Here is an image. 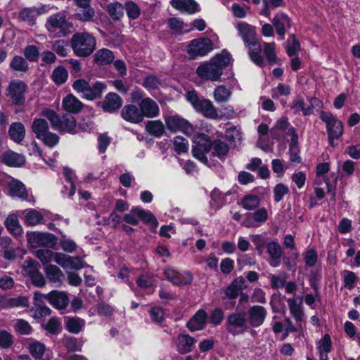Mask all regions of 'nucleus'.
Listing matches in <instances>:
<instances>
[{
    "label": "nucleus",
    "instance_id": "nucleus-48",
    "mask_svg": "<svg viewBox=\"0 0 360 360\" xmlns=\"http://www.w3.org/2000/svg\"><path fill=\"white\" fill-rule=\"evenodd\" d=\"M75 17L78 20L82 22L93 21L95 17V11L91 6L83 8L76 13Z\"/></svg>",
    "mask_w": 360,
    "mask_h": 360
},
{
    "label": "nucleus",
    "instance_id": "nucleus-14",
    "mask_svg": "<svg viewBox=\"0 0 360 360\" xmlns=\"http://www.w3.org/2000/svg\"><path fill=\"white\" fill-rule=\"evenodd\" d=\"M27 90V85L20 80H15L10 83L8 87V95L13 102L17 105H21L25 102V93Z\"/></svg>",
    "mask_w": 360,
    "mask_h": 360
},
{
    "label": "nucleus",
    "instance_id": "nucleus-29",
    "mask_svg": "<svg viewBox=\"0 0 360 360\" xmlns=\"http://www.w3.org/2000/svg\"><path fill=\"white\" fill-rule=\"evenodd\" d=\"M171 4L176 9L188 14L198 11V5L193 0H172Z\"/></svg>",
    "mask_w": 360,
    "mask_h": 360
},
{
    "label": "nucleus",
    "instance_id": "nucleus-5",
    "mask_svg": "<svg viewBox=\"0 0 360 360\" xmlns=\"http://www.w3.org/2000/svg\"><path fill=\"white\" fill-rule=\"evenodd\" d=\"M72 88L78 94H82L83 98L93 101L102 96L103 91L106 89V85L99 81L90 85L85 79H78L73 82Z\"/></svg>",
    "mask_w": 360,
    "mask_h": 360
},
{
    "label": "nucleus",
    "instance_id": "nucleus-9",
    "mask_svg": "<svg viewBox=\"0 0 360 360\" xmlns=\"http://www.w3.org/2000/svg\"><path fill=\"white\" fill-rule=\"evenodd\" d=\"M193 142V156L207 165L208 160L206 155L210 151L212 147L210 137L207 134L198 133L194 135Z\"/></svg>",
    "mask_w": 360,
    "mask_h": 360
},
{
    "label": "nucleus",
    "instance_id": "nucleus-30",
    "mask_svg": "<svg viewBox=\"0 0 360 360\" xmlns=\"http://www.w3.org/2000/svg\"><path fill=\"white\" fill-rule=\"evenodd\" d=\"M211 146L210 151L213 156L217 157L221 160L226 158L229 151V146L226 142L217 139L211 141Z\"/></svg>",
    "mask_w": 360,
    "mask_h": 360
},
{
    "label": "nucleus",
    "instance_id": "nucleus-63",
    "mask_svg": "<svg viewBox=\"0 0 360 360\" xmlns=\"http://www.w3.org/2000/svg\"><path fill=\"white\" fill-rule=\"evenodd\" d=\"M224 318V313L221 308L214 309L210 315V321L214 326L219 325Z\"/></svg>",
    "mask_w": 360,
    "mask_h": 360
},
{
    "label": "nucleus",
    "instance_id": "nucleus-36",
    "mask_svg": "<svg viewBox=\"0 0 360 360\" xmlns=\"http://www.w3.org/2000/svg\"><path fill=\"white\" fill-rule=\"evenodd\" d=\"M32 130L37 139L49 131L48 122L42 118H36L33 120Z\"/></svg>",
    "mask_w": 360,
    "mask_h": 360
},
{
    "label": "nucleus",
    "instance_id": "nucleus-20",
    "mask_svg": "<svg viewBox=\"0 0 360 360\" xmlns=\"http://www.w3.org/2000/svg\"><path fill=\"white\" fill-rule=\"evenodd\" d=\"M245 280L243 277L239 276L235 278L224 290V292L225 297H222L224 300L225 298L230 300H235L239 294L246 288L245 285Z\"/></svg>",
    "mask_w": 360,
    "mask_h": 360
},
{
    "label": "nucleus",
    "instance_id": "nucleus-28",
    "mask_svg": "<svg viewBox=\"0 0 360 360\" xmlns=\"http://www.w3.org/2000/svg\"><path fill=\"white\" fill-rule=\"evenodd\" d=\"M83 103L74 95L68 94L63 99L64 110L70 113H78L83 108Z\"/></svg>",
    "mask_w": 360,
    "mask_h": 360
},
{
    "label": "nucleus",
    "instance_id": "nucleus-32",
    "mask_svg": "<svg viewBox=\"0 0 360 360\" xmlns=\"http://www.w3.org/2000/svg\"><path fill=\"white\" fill-rule=\"evenodd\" d=\"M8 134L14 142L20 143L25 137V128L21 122H13L10 125Z\"/></svg>",
    "mask_w": 360,
    "mask_h": 360
},
{
    "label": "nucleus",
    "instance_id": "nucleus-41",
    "mask_svg": "<svg viewBox=\"0 0 360 360\" xmlns=\"http://www.w3.org/2000/svg\"><path fill=\"white\" fill-rule=\"evenodd\" d=\"M124 6L117 1L110 3L107 6V11L114 20H118L124 15Z\"/></svg>",
    "mask_w": 360,
    "mask_h": 360
},
{
    "label": "nucleus",
    "instance_id": "nucleus-53",
    "mask_svg": "<svg viewBox=\"0 0 360 360\" xmlns=\"http://www.w3.org/2000/svg\"><path fill=\"white\" fill-rule=\"evenodd\" d=\"M174 147L176 153H185L188 149V141L184 137L177 136L174 139Z\"/></svg>",
    "mask_w": 360,
    "mask_h": 360
},
{
    "label": "nucleus",
    "instance_id": "nucleus-47",
    "mask_svg": "<svg viewBox=\"0 0 360 360\" xmlns=\"http://www.w3.org/2000/svg\"><path fill=\"white\" fill-rule=\"evenodd\" d=\"M259 198L256 195L249 194L241 200L243 207L247 210H252L257 208L259 204Z\"/></svg>",
    "mask_w": 360,
    "mask_h": 360
},
{
    "label": "nucleus",
    "instance_id": "nucleus-17",
    "mask_svg": "<svg viewBox=\"0 0 360 360\" xmlns=\"http://www.w3.org/2000/svg\"><path fill=\"white\" fill-rule=\"evenodd\" d=\"M139 110V105L136 106L134 104L125 105L121 110V117L125 121L132 124L141 123L143 120Z\"/></svg>",
    "mask_w": 360,
    "mask_h": 360
},
{
    "label": "nucleus",
    "instance_id": "nucleus-3",
    "mask_svg": "<svg viewBox=\"0 0 360 360\" xmlns=\"http://www.w3.org/2000/svg\"><path fill=\"white\" fill-rule=\"evenodd\" d=\"M65 13L66 11H62L47 18L45 27L51 37H63L70 33L73 25L68 20Z\"/></svg>",
    "mask_w": 360,
    "mask_h": 360
},
{
    "label": "nucleus",
    "instance_id": "nucleus-40",
    "mask_svg": "<svg viewBox=\"0 0 360 360\" xmlns=\"http://www.w3.org/2000/svg\"><path fill=\"white\" fill-rule=\"evenodd\" d=\"M146 129L150 134L156 137H160L165 132L164 124L160 120L148 121Z\"/></svg>",
    "mask_w": 360,
    "mask_h": 360
},
{
    "label": "nucleus",
    "instance_id": "nucleus-43",
    "mask_svg": "<svg viewBox=\"0 0 360 360\" xmlns=\"http://www.w3.org/2000/svg\"><path fill=\"white\" fill-rule=\"evenodd\" d=\"M44 219L42 214L35 210L27 211L25 215V224L27 226H36Z\"/></svg>",
    "mask_w": 360,
    "mask_h": 360
},
{
    "label": "nucleus",
    "instance_id": "nucleus-37",
    "mask_svg": "<svg viewBox=\"0 0 360 360\" xmlns=\"http://www.w3.org/2000/svg\"><path fill=\"white\" fill-rule=\"evenodd\" d=\"M290 314L295 319L297 323L300 326L304 316V312L300 304L297 303L295 299L289 298L287 300Z\"/></svg>",
    "mask_w": 360,
    "mask_h": 360
},
{
    "label": "nucleus",
    "instance_id": "nucleus-31",
    "mask_svg": "<svg viewBox=\"0 0 360 360\" xmlns=\"http://www.w3.org/2000/svg\"><path fill=\"white\" fill-rule=\"evenodd\" d=\"M85 321L79 317L65 318V326L68 331L73 334H78L85 326Z\"/></svg>",
    "mask_w": 360,
    "mask_h": 360
},
{
    "label": "nucleus",
    "instance_id": "nucleus-6",
    "mask_svg": "<svg viewBox=\"0 0 360 360\" xmlns=\"http://www.w3.org/2000/svg\"><path fill=\"white\" fill-rule=\"evenodd\" d=\"M319 118L326 124L330 145L334 147L335 139H339L343 134V123L328 111H321Z\"/></svg>",
    "mask_w": 360,
    "mask_h": 360
},
{
    "label": "nucleus",
    "instance_id": "nucleus-61",
    "mask_svg": "<svg viewBox=\"0 0 360 360\" xmlns=\"http://www.w3.org/2000/svg\"><path fill=\"white\" fill-rule=\"evenodd\" d=\"M54 253L49 249L38 250L36 252L37 257L43 263L47 264L53 258Z\"/></svg>",
    "mask_w": 360,
    "mask_h": 360
},
{
    "label": "nucleus",
    "instance_id": "nucleus-34",
    "mask_svg": "<svg viewBox=\"0 0 360 360\" xmlns=\"http://www.w3.org/2000/svg\"><path fill=\"white\" fill-rule=\"evenodd\" d=\"M8 192L13 197H18L23 199L27 198V193L24 184L18 180H13L9 183Z\"/></svg>",
    "mask_w": 360,
    "mask_h": 360
},
{
    "label": "nucleus",
    "instance_id": "nucleus-56",
    "mask_svg": "<svg viewBox=\"0 0 360 360\" xmlns=\"http://www.w3.org/2000/svg\"><path fill=\"white\" fill-rule=\"evenodd\" d=\"M13 343V336L6 330H0V347L8 349Z\"/></svg>",
    "mask_w": 360,
    "mask_h": 360
},
{
    "label": "nucleus",
    "instance_id": "nucleus-24",
    "mask_svg": "<svg viewBox=\"0 0 360 360\" xmlns=\"http://www.w3.org/2000/svg\"><path fill=\"white\" fill-rule=\"evenodd\" d=\"M76 127V120L71 115H64L59 116L58 120L56 121V124H54L53 128L56 130H59L62 132L75 133Z\"/></svg>",
    "mask_w": 360,
    "mask_h": 360
},
{
    "label": "nucleus",
    "instance_id": "nucleus-50",
    "mask_svg": "<svg viewBox=\"0 0 360 360\" xmlns=\"http://www.w3.org/2000/svg\"><path fill=\"white\" fill-rule=\"evenodd\" d=\"M13 327L17 333L23 335H30L32 331L30 324L24 319H17Z\"/></svg>",
    "mask_w": 360,
    "mask_h": 360
},
{
    "label": "nucleus",
    "instance_id": "nucleus-42",
    "mask_svg": "<svg viewBox=\"0 0 360 360\" xmlns=\"http://www.w3.org/2000/svg\"><path fill=\"white\" fill-rule=\"evenodd\" d=\"M10 68L15 72H25L29 68V65L24 58L15 56L11 60Z\"/></svg>",
    "mask_w": 360,
    "mask_h": 360
},
{
    "label": "nucleus",
    "instance_id": "nucleus-39",
    "mask_svg": "<svg viewBox=\"0 0 360 360\" xmlns=\"http://www.w3.org/2000/svg\"><path fill=\"white\" fill-rule=\"evenodd\" d=\"M231 94V91L224 85L217 86L213 92L214 98L218 103L227 102Z\"/></svg>",
    "mask_w": 360,
    "mask_h": 360
},
{
    "label": "nucleus",
    "instance_id": "nucleus-62",
    "mask_svg": "<svg viewBox=\"0 0 360 360\" xmlns=\"http://www.w3.org/2000/svg\"><path fill=\"white\" fill-rule=\"evenodd\" d=\"M65 347L69 351H81L82 345L77 342V340L74 337H68L65 339L64 341Z\"/></svg>",
    "mask_w": 360,
    "mask_h": 360
},
{
    "label": "nucleus",
    "instance_id": "nucleus-64",
    "mask_svg": "<svg viewBox=\"0 0 360 360\" xmlns=\"http://www.w3.org/2000/svg\"><path fill=\"white\" fill-rule=\"evenodd\" d=\"M151 320L157 323H161L165 318V311L161 307H154L150 311Z\"/></svg>",
    "mask_w": 360,
    "mask_h": 360
},
{
    "label": "nucleus",
    "instance_id": "nucleus-44",
    "mask_svg": "<svg viewBox=\"0 0 360 360\" xmlns=\"http://www.w3.org/2000/svg\"><path fill=\"white\" fill-rule=\"evenodd\" d=\"M225 137L231 145L236 146L242 140L241 132L236 126L229 127L225 131Z\"/></svg>",
    "mask_w": 360,
    "mask_h": 360
},
{
    "label": "nucleus",
    "instance_id": "nucleus-59",
    "mask_svg": "<svg viewBox=\"0 0 360 360\" xmlns=\"http://www.w3.org/2000/svg\"><path fill=\"white\" fill-rule=\"evenodd\" d=\"M24 56L30 61H37L39 56V51L34 45H29L24 49Z\"/></svg>",
    "mask_w": 360,
    "mask_h": 360
},
{
    "label": "nucleus",
    "instance_id": "nucleus-54",
    "mask_svg": "<svg viewBox=\"0 0 360 360\" xmlns=\"http://www.w3.org/2000/svg\"><path fill=\"white\" fill-rule=\"evenodd\" d=\"M153 277L148 274H143L136 279V284L141 288H150L155 285Z\"/></svg>",
    "mask_w": 360,
    "mask_h": 360
},
{
    "label": "nucleus",
    "instance_id": "nucleus-18",
    "mask_svg": "<svg viewBox=\"0 0 360 360\" xmlns=\"http://www.w3.org/2000/svg\"><path fill=\"white\" fill-rule=\"evenodd\" d=\"M46 297L49 304L59 310L65 309L70 302L68 294L63 291L52 290Z\"/></svg>",
    "mask_w": 360,
    "mask_h": 360
},
{
    "label": "nucleus",
    "instance_id": "nucleus-52",
    "mask_svg": "<svg viewBox=\"0 0 360 360\" xmlns=\"http://www.w3.org/2000/svg\"><path fill=\"white\" fill-rule=\"evenodd\" d=\"M262 47L266 60L271 63H275L276 61V56L275 53V44L274 42H264Z\"/></svg>",
    "mask_w": 360,
    "mask_h": 360
},
{
    "label": "nucleus",
    "instance_id": "nucleus-49",
    "mask_svg": "<svg viewBox=\"0 0 360 360\" xmlns=\"http://www.w3.org/2000/svg\"><path fill=\"white\" fill-rule=\"evenodd\" d=\"M127 15L130 20H136L141 15V9L139 6L133 1H127L124 6Z\"/></svg>",
    "mask_w": 360,
    "mask_h": 360
},
{
    "label": "nucleus",
    "instance_id": "nucleus-11",
    "mask_svg": "<svg viewBox=\"0 0 360 360\" xmlns=\"http://www.w3.org/2000/svg\"><path fill=\"white\" fill-rule=\"evenodd\" d=\"M26 236L28 243L32 248H51L56 245V237L51 233L31 232L27 233Z\"/></svg>",
    "mask_w": 360,
    "mask_h": 360
},
{
    "label": "nucleus",
    "instance_id": "nucleus-13",
    "mask_svg": "<svg viewBox=\"0 0 360 360\" xmlns=\"http://www.w3.org/2000/svg\"><path fill=\"white\" fill-rule=\"evenodd\" d=\"M266 316L267 311L264 307L260 305H253L250 307L246 314L249 328H257L262 326Z\"/></svg>",
    "mask_w": 360,
    "mask_h": 360
},
{
    "label": "nucleus",
    "instance_id": "nucleus-25",
    "mask_svg": "<svg viewBox=\"0 0 360 360\" xmlns=\"http://www.w3.org/2000/svg\"><path fill=\"white\" fill-rule=\"evenodd\" d=\"M122 103L120 96L116 93L108 94L102 103V108L105 112H112L119 109Z\"/></svg>",
    "mask_w": 360,
    "mask_h": 360
},
{
    "label": "nucleus",
    "instance_id": "nucleus-2",
    "mask_svg": "<svg viewBox=\"0 0 360 360\" xmlns=\"http://www.w3.org/2000/svg\"><path fill=\"white\" fill-rule=\"evenodd\" d=\"M236 29L248 48L250 60L256 65L262 66L264 62L261 55L262 47L257 41L255 28L245 22H240L237 24Z\"/></svg>",
    "mask_w": 360,
    "mask_h": 360
},
{
    "label": "nucleus",
    "instance_id": "nucleus-38",
    "mask_svg": "<svg viewBox=\"0 0 360 360\" xmlns=\"http://www.w3.org/2000/svg\"><path fill=\"white\" fill-rule=\"evenodd\" d=\"M27 349L34 359L41 360L45 353L46 346L39 341H32L29 343Z\"/></svg>",
    "mask_w": 360,
    "mask_h": 360
},
{
    "label": "nucleus",
    "instance_id": "nucleus-19",
    "mask_svg": "<svg viewBox=\"0 0 360 360\" xmlns=\"http://www.w3.org/2000/svg\"><path fill=\"white\" fill-rule=\"evenodd\" d=\"M272 23L276 29V33L281 39L284 38L286 31L292 26V22L288 15L282 12H279L275 15L272 20Z\"/></svg>",
    "mask_w": 360,
    "mask_h": 360
},
{
    "label": "nucleus",
    "instance_id": "nucleus-21",
    "mask_svg": "<svg viewBox=\"0 0 360 360\" xmlns=\"http://www.w3.org/2000/svg\"><path fill=\"white\" fill-rule=\"evenodd\" d=\"M195 343L196 340L189 335L179 334L176 340V350L181 354H186L193 350Z\"/></svg>",
    "mask_w": 360,
    "mask_h": 360
},
{
    "label": "nucleus",
    "instance_id": "nucleus-55",
    "mask_svg": "<svg viewBox=\"0 0 360 360\" xmlns=\"http://www.w3.org/2000/svg\"><path fill=\"white\" fill-rule=\"evenodd\" d=\"M318 352H330L332 349V342L328 334L324 336L319 341L316 347Z\"/></svg>",
    "mask_w": 360,
    "mask_h": 360
},
{
    "label": "nucleus",
    "instance_id": "nucleus-45",
    "mask_svg": "<svg viewBox=\"0 0 360 360\" xmlns=\"http://www.w3.org/2000/svg\"><path fill=\"white\" fill-rule=\"evenodd\" d=\"M290 126V124L288 122L287 117H283L280 118L276 122L274 127L270 129L271 137L274 139H278L280 136L277 133V130L283 131L286 130Z\"/></svg>",
    "mask_w": 360,
    "mask_h": 360
},
{
    "label": "nucleus",
    "instance_id": "nucleus-57",
    "mask_svg": "<svg viewBox=\"0 0 360 360\" xmlns=\"http://www.w3.org/2000/svg\"><path fill=\"white\" fill-rule=\"evenodd\" d=\"M291 109H295L297 112L302 111L304 115H311V108H307L304 100L302 98H297L290 104Z\"/></svg>",
    "mask_w": 360,
    "mask_h": 360
},
{
    "label": "nucleus",
    "instance_id": "nucleus-16",
    "mask_svg": "<svg viewBox=\"0 0 360 360\" xmlns=\"http://www.w3.org/2000/svg\"><path fill=\"white\" fill-rule=\"evenodd\" d=\"M164 274L167 280L177 285H187L193 281V276L190 272L179 273L171 267L167 268Z\"/></svg>",
    "mask_w": 360,
    "mask_h": 360
},
{
    "label": "nucleus",
    "instance_id": "nucleus-15",
    "mask_svg": "<svg viewBox=\"0 0 360 360\" xmlns=\"http://www.w3.org/2000/svg\"><path fill=\"white\" fill-rule=\"evenodd\" d=\"M140 112L142 114L143 120L146 118H155L160 115V108L156 101L150 97L143 98L139 103Z\"/></svg>",
    "mask_w": 360,
    "mask_h": 360
},
{
    "label": "nucleus",
    "instance_id": "nucleus-7",
    "mask_svg": "<svg viewBox=\"0 0 360 360\" xmlns=\"http://www.w3.org/2000/svg\"><path fill=\"white\" fill-rule=\"evenodd\" d=\"M187 101L191 103L194 109L202 113L205 117L217 120L220 118L217 110L212 101L208 99H200L194 91L187 93Z\"/></svg>",
    "mask_w": 360,
    "mask_h": 360
},
{
    "label": "nucleus",
    "instance_id": "nucleus-12",
    "mask_svg": "<svg viewBox=\"0 0 360 360\" xmlns=\"http://www.w3.org/2000/svg\"><path fill=\"white\" fill-rule=\"evenodd\" d=\"M165 123L170 131H181L186 135H191L194 132L193 127L186 120L177 115L166 117Z\"/></svg>",
    "mask_w": 360,
    "mask_h": 360
},
{
    "label": "nucleus",
    "instance_id": "nucleus-51",
    "mask_svg": "<svg viewBox=\"0 0 360 360\" xmlns=\"http://www.w3.org/2000/svg\"><path fill=\"white\" fill-rule=\"evenodd\" d=\"M39 139L41 140L45 146L49 148H53L58 143L60 138L56 134L49 131Z\"/></svg>",
    "mask_w": 360,
    "mask_h": 360
},
{
    "label": "nucleus",
    "instance_id": "nucleus-4",
    "mask_svg": "<svg viewBox=\"0 0 360 360\" xmlns=\"http://www.w3.org/2000/svg\"><path fill=\"white\" fill-rule=\"evenodd\" d=\"M70 43L74 53L79 57L89 56L96 49V39L86 32L74 34Z\"/></svg>",
    "mask_w": 360,
    "mask_h": 360
},
{
    "label": "nucleus",
    "instance_id": "nucleus-23",
    "mask_svg": "<svg viewBox=\"0 0 360 360\" xmlns=\"http://www.w3.org/2000/svg\"><path fill=\"white\" fill-rule=\"evenodd\" d=\"M207 314L205 310L200 309L188 321L186 326L191 332L202 330L205 327Z\"/></svg>",
    "mask_w": 360,
    "mask_h": 360
},
{
    "label": "nucleus",
    "instance_id": "nucleus-8",
    "mask_svg": "<svg viewBox=\"0 0 360 360\" xmlns=\"http://www.w3.org/2000/svg\"><path fill=\"white\" fill-rule=\"evenodd\" d=\"M225 326L226 331L233 336L242 335L250 328L246 314L238 311L232 312L227 316Z\"/></svg>",
    "mask_w": 360,
    "mask_h": 360
},
{
    "label": "nucleus",
    "instance_id": "nucleus-46",
    "mask_svg": "<svg viewBox=\"0 0 360 360\" xmlns=\"http://www.w3.org/2000/svg\"><path fill=\"white\" fill-rule=\"evenodd\" d=\"M53 81L58 85L64 84L68 77L66 69L62 66L56 68L51 75Z\"/></svg>",
    "mask_w": 360,
    "mask_h": 360
},
{
    "label": "nucleus",
    "instance_id": "nucleus-22",
    "mask_svg": "<svg viewBox=\"0 0 360 360\" xmlns=\"http://www.w3.org/2000/svg\"><path fill=\"white\" fill-rule=\"evenodd\" d=\"M266 251L270 258L269 264L272 267H278L281 264L283 250L277 241H271L266 245Z\"/></svg>",
    "mask_w": 360,
    "mask_h": 360
},
{
    "label": "nucleus",
    "instance_id": "nucleus-27",
    "mask_svg": "<svg viewBox=\"0 0 360 360\" xmlns=\"http://www.w3.org/2000/svg\"><path fill=\"white\" fill-rule=\"evenodd\" d=\"M4 225L7 231L15 237L21 236L23 229L15 214H10L5 219Z\"/></svg>",
    "mask_w": 360,
    "mask_h": 360
},
{
    "label": "nucleus",
    "instance_id": "nucleus-1",
    "mask_svg": "<svg viewBox=\"0 0 360 360\" xmlns=\"http://www.w3.org/2000/svg\"><path fill=\"white\" fill-rule=\"evenodd\" d=\"M231 60V55L226 50L217 54L207 62L200 65L196 69V74L202 79L212 82L219 81L224 68L228 66Z\"/></svg>",
    "mask_w": 360,
    "mask_h": 360
},
{
    "label": "nucleus",
    "instance_id": "nucleus-33",
    "mask_svg": "<svg viewBox=\"0 0 360 360\" xmlns=\"http://www.w3.org/2000/svg\"><path fill=\"white\" fill-rule=\"evenodd\" d=\"M45 273L51 283H56L58 286L61 285L64 274L57 266L51 264L46 266Z\"/></svg>",
    "mask_w": 360,
    "mask_h": 360
},
{
    "label": "nucleus",
    "instance_id": "nucleus-35",
    "mask_svg": "<svg viewBox=\"0 0 360 360\" xmlns=\"http://www.w3.org/2000/svg\"><path fill=\"white\" fill-rule=\"evenodd\" d=\"M115 58L113 52L108 49H101L98 50L94 55V60L96 63L101 65L111 63Z\"/></svg>",
    "mask_w": 360,
    "mask_h": 360
},
{
    "label": "nucleus",
    "instance_id": "nucleus-60",
    "mask_svg": "<svg viewBox=\"0 0 360 360\" xmlns=\"http://www.w3.org/2000/svg\"><path fill=\"white\" fill-rule=\"evenodd\" d=\"M289 193V188L283 184H277L274 188V200L280 202L283 196Z\"/></svg>",
    "mask_w": 360,
    "mask_h": 360
},
{
    "label": "nucleus",
    "instance_id": "nucleus-26",
    "mask_svg": "<svg viewBox=\"0 0 360 360\" xmlns=\"http://www.w3.org/2000/svg\"><path fill=\"white\" fill-rule=\"evenodd\" d=\"M1 161L10 167H20L25 163V158L21 154L7 150L2 154Z\"/></svg>",
    "mask_w": 360,
    "mask_h": 360
},
{
    "label": "nucleus",
    "instance_id": "nucleus-58",
    "mask_svg": "<svg viewBox=\"0 0 360 360\" xmlns=\"http://www.w3.org/2000/svg\"><path fill=\"white\" fill-rule=\"evenodd\" d=\"M160 80L154 75L146 77L143 81V86L150 90H155L161 86Z\"/></svg>",
    "mask_w": 360,
    "mask_h": 360
},
{
    "label": "nucleus",
    "instance_id": "nucleus-10",
    "mask_svg": "<svg viewBox=\"0 0 360 360\" xmlns=\"http://www.w3.org/2000/svg\"><path fill=\"white\" fill-rule=\"evenodd\" d=\"M213 49V43L209 38H199L191 41L187 52L192 58L204 56Z\"/></svg>",
    "mask_w": 360,
    "mask_h": 360
}]
</instances>
